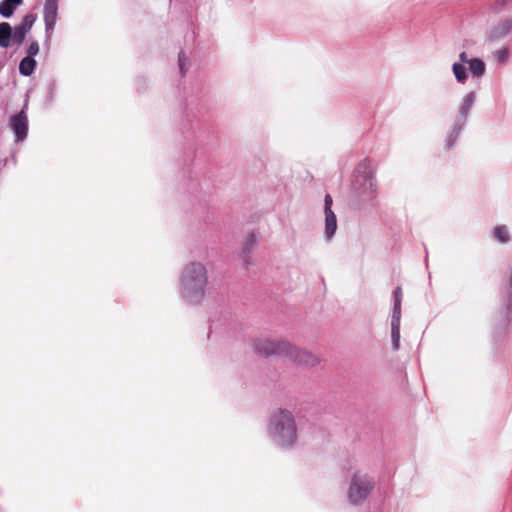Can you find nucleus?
Instances as JSON below:
<instances>
[{
	"mask_svg": "<svg viewBox=\"0 0 512 512\" xmlns=\"http://www.w3.org/2000/svg\"><path fill=\"white\" fill-rule=\"evenodd\" d=\"M181 293L190 303H199L206 294L208 275L205 266L199 262L187 264L181 275Z\"/></svg>",
	"mask_w": 512,
	"mask_h": 512,
	"instance_id": "obj_1",
	"label": "nucleus"
},
{
	"mask_svg": "<svg viewBox=\"0 0 512 512\" xmlns=\"http://www.w3.org/2000/svg\"><path fill=\"white\" fill-rule=\"evenodd\" d=\"M273 435L279 444L292 445L296 440V426L292 414L288 411H280L273 417Z\"/></svg>",
	"mask_w": 512,
	"mask_h": 512,
	"instance_id": "obj_2",
	"label": "nucleus"
},
{
	"mask_svg": "<svg viewBox=\"0 0 512 512\" xmlns=\"http://www.w3.org/2000/svg\"><path fill=\"white\" fill-rule=\"evenodd\" d=\"M374 488L373 480L366 474L355 473L349 487V500L353 504L362 503Z\"/></svg>",
	"mask_w": 512,
	"mask_h": 512,
	"instance_id": "obj_3",
	"label": "nucleus"
},
{
	"mask_svg": "<svg viewBox=\"0 0 512 512\" xmlns=\"http://www.w3.org/2000/svg\"><path fill=\"white\" fill-rule=\"evenodd\" d=\"M290 343L284 341L258 340L255 342V351L263 356L287 355Z\"/></svg>",
	"mask_w": 512,
	"mask_h": 512,
	"instance_id": "obj_4",
	"label": "nucleus"
},
{
	"mask_svg": "<svg viewBox=\"0 0 512 512\" xmlns=\"http://www.w3.org/2000/svg\"><path fill=\"white\" fill-rule=\"evenodd\" d=\"M9 126L15 133L17 141H23L26 138L28 133V116L24 109L10 117Z\"/></svg>",
	"mask_w": 512,
	"mask_h": 512,
	"instance_id": "obj_5",
	"label": "nucleus"
},
{
	"mask_svg": "<svg viewBox=\"0 0 512 512\" xmlns=\"http://www.w3.org/2000/svg\"><path fill=\"white\" fill-rule=\"evenodd\" d=\"M288 358L296 362L297 364L304 366H315L319 363V358L311 354L306 350L298 349L295 346L289 345V349L286 355Z\"/></svg>",
	"mask_w": 512,
	"mask_h": 512,
	"instance_id": "obj_6",
	"label": "nucleus"
},
{
	"mask_svg": "<svg viewBox=\"0 0 512 512\" xmlns=\"http://www.w3.org/2000/svg\"><path fill=\"white\" fill-rule=\"evenodd\" d=\"M58 15V3L54 0H46L44 5V22L47 38H50L55 27Z\"/></svg>",
	"mask_w": 512,
	"mask_h": 512,
	"instance_id": "obj_7",
	"label": "nucleus"
},
{
	"mask_svg": "<svg viewBox=\"0 0 512 512\" xmlns=\"http://www.w3.org/2000/svg\"><path fill=\"white\" fill-rule=\"evenodd\" d=\"M37 17L33 13L24 16L22 22L13 30V41L20 45L24 41L26 34L31 30Z\"/></svg>",
	"mask_w": 512,
	"mask_h": 512,
	"instance_id": "obj_8",
	"label": "nucleus"
},
{
	"mask_svg": "<svg viewBox=\"0 0 512 512\" xmlns=\"http://www.w3.org/2000/svg\"><path fill=\"white\" fill-rule=\"evenodd\" d=\"M13 39L12 27L7 22L0 23V47L7 48Z\"/></svg>",
	"mask_w": 512,
	"mask_h": 512,
	"instance_id": "obj_9",
	"label": "nucleus"
},
{
	"mask_svg": "<svg viewBox=\"0 0 512 512\" xmlns=\"http://www.w3.org/2000/svg\"><path fill=\"white\" fill-rule=\"evenodd\" d=\"M512 31V19L506 18L498 23L497 26L492 30V36L494 38H501L506 36Z\"/></svg>",
	"mask_w": 512,
	"mask_h": 512,
	"instance_id": "obj_10",
	"label": "nucleus"
},
{
	"mask_svg": "<svg viewBox=\"0 0 512 512\" xmlns=\"http://www.w3.org/2000/svg\"><path fill=\"white\" fill-rule=\"evenodd\" d=\"M337 229V220L334 212H325V234L331 238Z\"/></svg>",
	"mask_w": 512,
	"mask_h": 512,
	"instance_id": "obj_11",
	"label": "nucleus"
},
{
	"mask_svg": "<svg viewBox=\"0 0 512 512\" xmlns=\"http://www.w3.org/2000/svg\"><path fill=\"white\" fill-rule=\"evenodd\" d=\"M36 67V61L31 57H25L19 64V71L24 76H30Z\"/></svg>",
	"mask_w": 512,
	"mask_h": 512,
	"instance_id": "obj_12",
	"label": "nucleus"
},
{
	"mask_svg": "<svg viewBox=\"0 0 512 512\" xmlns=\"http://www.w3.org/2000/svg\"><path fill=\"white\" fill-rule=\"evenodd\" d=\"M469 69L474 76L480 77L485 73V63L479 58L471 59Z\"/></svg>",
	"mask_w": 512,
	"mask_h": 512,
	"instance_id": "obj_13",
	"label": "nucleus"
},
{
	"mask_svg": "<svg viewBox=\"0 0 512 512\" xmlns=\"http://www.w3.org/2000/svg\"><path fill=\"white\" fill-rule=\"evenodd\" d=\"M493 235L496 240H498L501 243H507L510 240V234L505 225H500L495 227L493 231Z\"/></svg>",
	"mask_w": 512,
	"mask_h": 512,
	"instance_id": "obj_14",
	"label": "nucleus"
},
{
	"mask_svg": "<svg viewBox=\"0 0 512 512\" xmlns=\"http://www.w3.org/2000/svg\"><path fill=\"white\" fill-rule=\"evenodd\" d=\"M453 73L456 77V79L461 82V83H464L465 80L467 79V74H466V69L465 67L460 64V63H455L453 65Z\"/></svg>",
	"mask_w": 512,
	"mask_h": 512,
	"instance_id": "obj_15",
	"label": "nucleus"
},
{
	"mask_svg": "<svg viewBox=\"0 0 512 512\" xmlns=\"http://www.w3.org/2000/svg\"><path fill=\"white\" fill-rule=\"evenodd\" d=\"M15 8L16 6L13 4L3 0L0 3V14L5 18H9L13 15Z\"/></svg>",
	"mask_w": 512,
	"mask_h": 512,
	"instance_id": "obj_16",
	"label": "nucleus"
},
{
	"mask_svg": "<svg viewBox=\"0 0 512 512\" xmlns=\"http://www.w3.org/2000/svg\"><path fill=\"white\" fill-rule=\"evenodd\" d=\"M391 326H392L391 336H392V340H393V345H394L395 349H398L399 339H400L399 322H396V320H392Z\"/></svg>",
	"mask_w": 512,
	"mask_h": 512,
	"instance_id": "obj_17",
	"label": "nucleus"
},
{
	"mask_svg": "<svg viewBox=\"0 0 512 512\" xmlns=\"http://www.w3.org/2000/svg\"><path fill=\"white\" fill-rule=\"evenodd\" d=\"M473 101H474V95L473 93H470L466 98H465V101H464V104L461 108V112L464 116L467 115L468 111L470 110L472 104H473Z\"/></svg>",
	"mask_w": 512,
	"mask_h": 512,
	"instance_id": "obj_18",
	"label": "nucleus"
},
{
	"mask_svg": "<svg viewBox=\"0 0 512 512\" xmlns=\"http://www.w3.org/2000/svg\"><path fill=\"white\" fill-rule=\"evenodd\" d=\"M494 57L495 59L500 62V63H503L507 60L508 58V50L507 49H499V50H496L494 52Z\"/></svg>",
	"mask_w": 512,
	"mask_h": 512,
	"instance_id": "obj_19",
	"label": "nucleus"
},
{
	"mask_svg": "<svg viewBox=\"0 0 512 512\" xmlns=\"http://www.w3.org/2000/svg\"><path fill=\"white\" fill-rule=\"evenodd\" d=\"M39 53V44L37 41L31 42L29 47L27 48V56L33 58L35 55Z\"/></svg>",
	"mask_w": 512,
	"mask_h": 512,
	"instance_id": "obj_20",
	"label": "nucleus"
},
{
	"mask_svg": "<svg viewBox=\"0 0 512 512\" xmlns=\"http://www.w3.org/2000/svg\"><path fill=\"white\" fill-rule=\"evenodd\" d=\"M400 312H401V302H400V298H397L394 303V311H393L392 320H396V322H399Z\"/></svg>",
	"mask_w": 512,
	"mask_h": 512,
	"instance_id": "obj_21",
	"label": "nucleus"
},
{
	"mask_svg": "<svg viewBox=\"0 0 512 512\" xmlns=\"http://www.w3.org/2000/svg\"><path fill=\"white\" fill-rule=\"evenodd\" d=\"M255 243H256V237H255V235H254V234H250V235L248 236V239H247V241H246V243H245V246H244L245 251L250 250V249L253 247V245H254Z\"/></svg>",
	"mask_w": 512,
	"mask_h": 512,
	"instance_id": "obj_22",
	"label": "nucleus"
},
{
	"mask_svg": "<svg viewBox=\"0 0 512 512\" xmlns=\"http://www.w3.org/2000/svg\"><path fill=\"white\" fill-rule=\"evenodd\" d=\"M332 203H333L332 197L329 194H327L325 196V212H333L332 208H331Z\"/></svg>",
	"mask_w": 512,
	"mask_h": 512,
	"instance_id": "obj_23",
	"label": "nucleus"
},
{
	"mask_svg": "<svg viewBox=\"0 0 512 512\" xmlns=\"http://www.w3.org/2000/svg\"><path fill=\"white\" fill-rule=\"evenodd\" d=\"M186 60V57L184 55V53L181 51L179 53V66H180V70L182 72V74H184V61Z\"/></svg>",
	"mask_w": 512,
	"mask_h": 512,
	"instance_id": "obj_24",
	"label": "nucleus"
},
{
	"mask_svg": "<svg viewBox=\"0 0 512 512\" xmlns=\"http://www.w3.org/2000/svg\"><path fill=\"white\" fill-rule=\"evenodd\" d=\"M459 58H460L462 63H468L469 64L470 60L468 59V56H467L466 52L460 53Z\"/></svg>",
	"mask_w": 512,
	"mask_h": 512,
	"instance_id": "obj_25",
	"label": "nucleus"
},
{
	"mask_svg": "<svg viewBox=\"0 0 512 512\" xmlns=\"http://www.w3.org/2000/svg\"><path fill=\"white\" fill-rule=\"evenodd\" d=\"M507 288L508 292L510 293L512 291V275L509 274L507 277Z\"/></svg>",
	"mask_w": 512,
	"mask_h": 512,
	"instance_id": "obj_26",
	"label": "nucleus"
},
{
	"mask_svg": "<svg viewBox=\"0 0 512 512\" xmlns=\"http://www.w3.org/2000/svg\"><path fill=\"white\" fill-rule=\"evenodd\" d=\"M394 297H395V300L397 298H402V289L400 287H397L396 290H395V293H394Z\"/></svg>",
	"mask_w": 512,
	"mask_h": 512,
	"instance_id": "obj_27",
	"label": "nucleus"
}]
</instances>
